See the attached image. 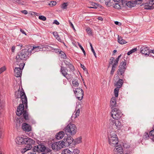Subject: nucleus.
I'll use <instances>...</instances> for the list:
<instances>
[{
    "instance_id": "1",
    "label": "nucleus",
    "mask_w": 154,
    "mask_h": 154,
    "mask_svg": "<svg viewBox=\"0 0 154 154\" xmlns=\"http://www.w3.org/2000/svg\"><path fill=\"white\" fill-rule=\"evenodd\" d=\"M19 93L20 97L17 96V98H21L22 103L20 104L17 107L16 114L18 116H20L23 114L25 120H29L28 113L26 110H24V104H25L26 109L27 108V98L24 90L22 88L21 89V90L20 91Z\"/></svg>"
},
{
    "instance_id": "2",
    "label": "nucleus",
    "mask_w": 154,
    "mask_h": 154,
    "mask_svg": "<svg viewBox=\"0 0 154 154\" xmlns=\"http://www.w3.org/2000/svg\"><path fill=\"white\" fill-rule=\"evenodd\" d=\"M17 143L19 144H27L26 147L21 150L22 153H24L27 150L31 149L32 148V144L35 143V141L29 138H24L21 137H17L15 140Z\"/></svg>"
},
{
    "instance_id": "3",
    "label": "nucleus",
    "mask_w": 154,
    "mask_h": 154,
    "mask_svg": "<svg viewBox=\"0 0 154 154\" xmlns=\"http://www.w3.org/2000/svg\"><path fill=\"white\" fill-rule=\"evenodd\" d=\"M29 49L22 50L17 53L16 57V64L18 65L19 63H23V60H26L29 58Z\"/></svg>"
},
{
    "instance_id": "4",
    "label": "nucleus",
    "mask_w": 154,
    "mask_h": 154,
    "mask_svg": "<svg viewBox=\"0 0 154 154\" xmlns=\"http://www.w3.org/2000/svg\"><path fill=\"white\" fill-rule=\"evenodd\" d=\"M108 141L109 144L112 146H115L118 142V138L116 132L113 131H109L108 134Z\"/></svg>"
},
{
    "instance_id": "5",
    "label": "nucleus",
    "mask_w": 154,
    "mask_h": 154,
    "mask_svg": "<svg viewBox=\"0 0 154 154\" xmlns=\"http://www.w3.org/2000/svg\"><path fill=\"white\" fill-rule=\"evenodd\" d=\"M64 131L67 135H73L76 134L77 128L75 124L69 123L65 128Z\"/></svg>"
},
{
    "instance_id": "6",
    "label": "nucleus",
    "mask_w": 154,
    "mask_h": 154,
    "mask_svg": "<svg viewBox=\"0 0 154 154\" xmlns=\"http://www.w3.org/2000/svg\"><path fill=\"white\" fill-rule=\"evenodd\" d=\"M17 65L19 67H16L14 69V74L16 77H18L22 75V70L24 68L25 64L23 63L20 62Z\"/></svg>"
},
{
    "instance_id": "7",
    "label": "nucleus",
    "mask_w": 154,
    "mask_h": 154,
    "mask_svg": "<svg viewBox=\"0 0 154 154\" xmlns=\"http://www.w3.org/2000/svg\"><path fill=\"white\" fill-rule=\"evenodd\" d=\"M122 114L121 111L117 108L113 109L111 112V116L115 119H119Z\"/></svg>"
},
{
    "instance_id": "8",
    "label": "nucleus",
    "mask_w": 154,
    "mask_h": 154,
    "mask_svg": "<svg viewBox=\"0 0 154 154\" xmlns=\"http://www.w3.org/2000/svg\"><path fill=\"white\" fill-rule=\"evenodd\" d=\"M73 91L75 94L77 98L79 100H81L83 97L84 92L82 89L79 88L75 89Z\"/></svg>"
},
{
    "instance_id": "9",
    "label": "nucleus",
    "mask_w": 154,
    "mask_h": 154,
    "mask_svg": "<svg viewBox=\"0 0 154 154\" xmlns=\"http://www.w3.org/2000/svg\"><path fill=\"white\" fill-rule=\"evenodd\" d=\"M126 63L125 62H121L119 66V69L117 71V74L122 76L124 75L126 69Z\"/></svg>"
},
{
    "instance_id": "10",
    "label": "nucleus",
    "mask_w": 154,
    "mask_h": 154,
    "mask_svg": "<svg viewBox=\"0 0 154 154\" xmlns=\"http://www.w3.org/2000/svg\"><path fill=\"white\" fill-rule=\"evenodd\" d=\"M63 147V142L61 141L54 142L51 145V148L53 150L57 151Z\"/></svg>"
},
{
    "instance_id": "11",
    "label": "nucleus",
    "mask_w": 154,
    "mask_h": 154,
    "mask_svg": "<svg viewBox=\"0 0 154 154\" xmlns=\"http://www.w3.org/2000/svg\"><path fill=\"white\" fill-rule=\"evenodd\" d=\"M73 141V138L71 137H69L66 138H65L62 142H63V146H65L66 147H68L72 143Z\"/></svg>"
},
{
    "instance_id": "12",
    "label": "nucleus",
    "mask_w": 154,
    "mask_h": 154,
    "mask_svg": "<svg viewBox=\"0 0 154 154\" xmlns=\"http://www.w3.org/2000/svg\"><path fill=\"white\" fill-rule=\"evenodd\" d=\"M45 147L42 144H39L34 146L33 148V150L38 152H42L44 151L45 149Z\"/></svg>"
},
{
    "instance_id": "13",
    "label": "nucleus",
    "mask_w": 154,
    "mask_h": 154,
    "mask_svg": "<svg viewBox=\"0 0 154 154\" xmlns=\"http://www.w3.org/2000/svg\"><path fill=\"white\" fill-rule=\"evenodd\" d=\"M113 152L114 154H122L123 150L121 145H117L114 149Z\"/></svg>"
},
{
    "instance_id": "14",
    "label": "nucleus",
    "mask_w": 154,
    "mask_h": 154,
    "mask_svg": "<svg viewBox=\"0 0 154 154\" xmlns=\"http://www.w3.org/2000/svg\"><path fill=\"white\" fill-rule=\"evenodd\" d=\"M110 122L113 125L115 124L117 128H120L122 126V123L118 119H116V120H113V119H110Z\"/></svg>"
},
{
    "instance_id": "15",
    "label": "nucleus",
    "mask_w": 154,
    "mask_h": 154,
    "mask_svg": "<svg viewBox=\"0 0 154 154\" xmlns=\"http://www.w3.org/2000/svg\"><path fill=\"white\" fill-rule=\"evenodd\" d=\"M140 51L142 54L146 56H148L149 54L150 51L148 47L143 46L140 48Z\"/></svg>"
},
{
    "instance_id": "16",
    "label": "nucleus",
    "mask_w": 154,
    "mask_h": 154,
    "mask_svg": "<svg viewBox=\"0 0 154 154\" xmlns=\"http://www.w3.org/2000/svg\"><path fill=\"white\" fill-rule=\"evenodd\" d=\"M154 4V0L149 1V3H146L144 4V9L146 10H151L154 8L152 5Z\"/></svg>"
},
{
    "instance_id": "17",
    "label": "nucleus",
    "mask_w": 154,
    "mask_h": 154,
    "mask_svg": "<svg viewBox=\"0 0 154 154\" xmlns=\"http://www.w3.org/2000/svg\"><path fill=\"white\" fill-rule=\"evenodd\" d=\"M117 106L116 97H112L110 101V108L112 109L114 108H117Z\"/></svg>"
},
{
    "instance_id": "18",
    "label": "nucleus",
    "mask_w": 154,
    "mask_h": 154,
    "mask_svg": "<svg viewBox=\"0 0 154 154\" xmlns=\"http://www.w3.org/2000/svg\"><path fill=\"white\" fill-rule=\"evenodd\" d=\"M23 130L25 131L29 132L31 131V127L28 124L24 123L22 125Z\"/></svg>"
},
{
    "instance_id": "19",
    "label": "nucleus",
    "mask_w": 154,
    "mask_h": 154,
    "mask_svg": "<svg viewBox=\"0 0 154 154\" xmlns=\"http://www.w3.org/2000/svg\"><path fill=\"white\" fill-rule=\"evenodd\" d=\"M42 48L40 46H33V48L31 49V50L29 51L30 53H34L36 51H42Z\"/></svg>"
},
{
    "instance_id": "20",
    "label": "nucleus",
    "mask_w": 154,
    "mask_h": 154,
    "mask_svg": "<svg viewBox=\"0 0 154 154\" xmlns=\"http://www.w3.org/2000/svg\"><path fill=\"white\" fill-rule=\"evenodd\" d=\"M64 132L62 131L59 132L56 135V137L58 140L61 139L64 136Z\"/></svg>"
},
{
    "instance_id": "21",
    "label": "nucleus",
    "mask_w": 154,
    "mask_h": 154,
    "mask_svg": "<svg viewBox=\"0 0 154 154\" xmlns=\"http://www.w3.org/2000/svg\"><path fill=\"white\" fill-rule=\"evenodd\" d=\"M118 41L119 43L122 45L124 44L127 43V42L123 39L122 37L119 35H118Z\"/></svg>"
},
{
    "instance_id": "22",
    "label": "nucleus",
    "mask_w": 154,
    "mask_h": 154,
    "mask_svg": "<svg viewBox=\"0 0 154 154\" xmlns=\"http://www.w3.org/2000/svg\"><path fill=\"white\" fill-rule=\"evenodd\" d=\"M67 69L64 67L61 66L60 72L64 76H65L67 73Z\"/></svg>"
},
{
    "instance_id": "23",
    "label": "nucleus",
    "mask_w": 154,
    "mask_h": 154,
    "mask_svg": "<svg viewBox=\"0 0 154 154\" xmlns=\"http://www.w3.org/2000/svg\"><path fill=\"white\" fill-rule=\"evenodd\" d=\"M123 80L122 79H119V81L116 82V85L117 87L119 88H120L123 84Z\"/></svg>"
},
{
    "instance_id": "24",
    "label": "nucleus",
    "mask_w": 154,
    "mask_h": 154,
    "mask_svg": "<svg viewBox=\"0 0 154 154\" xmlns=\"http://www.w3.org/2000/svg\"><path fill=\"white\" fill-rule=\"evenodd\" d=\"M127 1H126L127 2ZM126 5L129 8H131L132 7H134L135 6V3L134 2V1H130L128 2H126Z\"/></svg>"
},
{
    "instance_id": "25",
    "label": "nucleus",
    "mask_w": 154,
    "mask_h": 154,
    "mask_svg": "<svg viewBox=\"0 0 154 154\" xmlns=\"http://www.w3.org/2000/svg\"><path fill=\"white\" fill-rule=\"evenodd\" d=\"M73 152L68 149H65L62 151V154H72Z\"/></svg>"
},
{
    "instance_id": "26",
    "label": "nucleus",
    "mask_w": 154,
    "mask_h": 154,
    "mask_svg": "<svg viewBox=\"0 0 154 154\" xmlns=\"http://www.w3.org/2000/svg\"><path fill=\"white\" fill-rule=\"evenodd\" d=\"M149 135L151 136V139L154 141V129H153L149 132Z\"/></svg>"
},
{
    "instance_id": "27",
    "label": "nucleus",
    "mask_w": 154,
    "mask_h": 154,
    "mask_svg": "<svg viewBox=\"0 0 154 154\" xmlns=\"http://www.w3.org/2000/svg\"><path fill=\"white\" fill-rule=\"evenodd\" d=\"M59 54H60V56L61 58H66V56L64 52L62 51H60L59 52Z\"/></svg>"
},
{
    "instance_id": "28",
    "label": "nucleus",
    "mask_w": 154,
    "mask_h": 154,
    "mask_svg": "<svg viewBox=\"0 0 154 154\" xmlns=\"http://www.w3.org/2000/svg\"><path fill=\"white\" fill-rule=\"evenodd\" d=\"M117 65H116L115 64H113L112 68L111 69V71L110 72V74L111 75H113L114 73V72L115 71V68L116 67Z\"/></svg>"
},
{
    "instance_id": "29",
    "label": "nucleus",
    "mask_w": 154,
    "mask_h": 154,
    "mask_svg": "<svg viewBox=\"0 0 154 154\" xmlns=\"http://www.w3.org/2000/svg\"><path fill=\"white\" fill-rule=\"evenodd\" d=\"M137 50V48H133L130 51H128L127 54L128 55H129L133 53H134L135 52H136Z\"/></svg>"
},
{
    "instance_id": "30",
    "label": "nucleus",
    "mask_w": 154,
    "mask_h": 154,
    "mask_svg": "<svg viewBox=\"0 0 154 154\" xmlns=\"http://www.w3.org/2000/svg\"><path fill=\"white\" fill-rule=\"evenodd\" d=\"M119 88L117 87L114 90L115 97H117L119 94Z\"/></svg>"
},
{
    "instance_id": "31",
    "label": "nucleus",
    "mask_w": 154,
    "mask_h": 154,
    "mask_svg": "<svg viewBox=\"0 0 154 154\" xmlns=\"http://www.w3.org/2000/svg\"><path fill=\"white\" fill-rule=\"evenodd\" d=\"M75 142V144L80 143L82 142V138L81 137H79L75 139L74 141Z\"/></svg>"
},
{
    "instance_id": "32",
    "label": "nucleus",
    "mask_w": 154,
    "mask_h": 154,
    "mask_svg": "<svg viewBox=\"0 0 154 154\" xmlns=\"http://www.w3.org/2000/svg\"><path fill=\"white\" fill-rule=\"evenodd\" d=\"M149 137L150 139L151 137L150 136L149 134V135L148 133H145L144 134V135L143 136V138L145 139H147Z\"/></svg>"
},
{
    "instance_id": "33",
    "label": "nucleus",
    "mask_w": 154,
    "mask_h": 154,
    "mask_svg": "<svg viewBox=\"0 0 154 154\" xmlns=\"http://www.w3.org/2000/svg\"><path fill=\"white\" fill-rule=\"evenodd\" d=\"M68 5V4L67 3H64L62 5L61 8L63 9H66Z\"/></svg>"
},
{
    "instance_id": "34",
    "label": "nucleus",
    "mask_w": 154,
    "mask_h": 154,
    "mask_svg": "<svg viewBox=\"0 0 154 154\" xmlns=\"http://www.w3.org/2000/svg\"><path fill=\"white\" fill-rule=\"evenodd\" d=\"M72 84L73 86L75 87H78L79 85L78 81L76 80L73 81H72Z\"/></svg>"
},
{
    "instance_id": "35",
    "label": "nucleus",
    "mask_w": 154,
    "mask_h": 154,
    "mask_svg": "<svg viewBox=\"0 0 154 154\" xmlns=\"http://www.w3.org/2000/svg\"><path fill=\"white\" fill-rule=\"evenodd\" d=\"M48 5L51 6H53L56 5V2L54 1H51L50 2V3Z\"/></svg>"
},
{
    "instance_id": "36",
    "label": "nucleus",
    "mask_w": 154,
    "mask_h": 154,
    "mask_svg": "<svg viewBox=\"0 0 154 154\" xmlns=\"http://www.w3.org/2000/svg\"><path fill=\"white\" fill-rule=\"evenodd\" d=\"M64 76L68 80L72 79V76L71 75L68 74V73H67L66 75H65V76Z\"/></svg>"
},
{
    "instance_id": "37",
    "label": "nucleus",
    "mask_w": 154,
    "mask_h": 154,
    "mask_svg": "<svg viewBox=\"0 0 154 154\" xmlns=\"http://www.w3.org/2000/svg\"><path fill=\"white\" fill-rule=\"evenodd\" d=\"M121 54H120V55L118 56V57L116 58V60H115V63H114L113 64H115L116 65H117V64H118V61H119V59L121 57Z\"/></svg>"
},
{
    "instance_id": "38",
    "label": "nucleus",
    "mask_w": 154,
    "mask_h": 154,
    "mask_svg": "<svg viewBox=\"0 0 154 154\" xmlns=\"http://www.w3.org/2000/svg\"><path fill=\"white\" fill-rule=\"evenodd\" d=\"M14 1L15 2L19 4L22 5H23V3L24 2L23 1L21 0H15Z\"/></svg>"
},
{
    "instance_id": "39",
    "label": "nucleus",
    "mask_w": 154,
    "mask_h": 154,
    "mask_svg": "<svg viewBox=\"0 0 154 154\" xmlns=\"http://www.w3.org/2000/svg\"><path fill=\"white\" fill-rule=\"evenodd\" d=\"M38 18L40 20L43 21H45L46 20V17L42 15L39 16Z\"/></svg>"
},
{
    "instance_id": "40",
    "label": "nucleus",
    "mask_w": 154,
    "mask_h": 154,
    "mask_svg": "<svg viewBox=\"0 0 154 154\" xmlns=\"http://www.w3.org/2000/svg\"><path fill=\"white\" fill-rule=\"evenodd\" d=\"M86 31L88 34L89 35H91L92 34V32H91V29L89 28H88L86 29Z\"/></svg>"
},
{
    "instance_id": "41",
    "label": "nucleus",
    "mask_w": 154,
    "mask_h": 154,
    "mask_svg": "<svg viewBox=\"0 0 154 154\" xmlns=\"http://www.w3.org/2000/svg\"><path fill=\"white\" fill-rule=\"evenodd\" d=\"M67 66H68L69 68H70L72 71L74 69V67L70 63Z\"/></svg>"
},
{
    "instance_id": "42",
    "label": "nucleus",
    "mask_w": 154,
    "mask_h": 154,
    "mask_svg": "<svg viewBox=\"0 0 154 154\" xmlns=\"http://www.w3.org/2000/svg\"><path fill=\"white\" fill-rule=\"evenodd\" d=\"M115 60L114 58L113 57H112L110 59V61L109 62V64L110 65L112 64L114 62L115 63Z\"/></svg>"
},
{
    "instance_id": "43",
    "label": "nucleus",
    "mask_w": 154,
    "mask_h": 154,
    "mask_svg": "<svg viewBox=\"0 0 154 154\" xmlns=\"http://www.w3.org/2000/svg\"><path fill=\"white\" fill-rule=\"evenodd\" d=\"M74 113L76 115V116L78 117L79 116V114L80 113V110L79 109H78L76 111H75L74 112Z\"/></svg>"
},
{
    "instance_id": "44",
    "label": "nucleus",
    "mask_w": 154,
    "mask_h": 154,
    "mask_svg": "<svg viewBox=\"0 0 154 154\" xmlns=\"http://www.w3.org/2000/svg\"><path fill=\"white\" fill-rule=\"evenodd\" d=\"M6 69L5 66H3L0 68V74L5 71Z\"/></svg>"
},
{
    "instance_id": "45",
    "label": "nucleus",
    "mask_w": 154,
    "mask_h": 154,
    "mask_svg": "<svg viewBox=\"0 0 154 154\" xmlns=\"http://www.w3.org/2000/svg\"><path fill=\"white\" fill-rule=\"evenodd\" d=\"M78 45L79 46L80 48H81V49L82 50V51H83L84 54L85 55V52L84 49L81 46V45L80 44H78Z\"/></svg>"
},
{
    "instance_id": "46",
    "label": "nucleus",
    "mask_w": 154,
    "mask_h": 154,
    "mask_svg": "<svg viewBox=\"0 0 154 154\" xmlns=\"http://www.w3.org/2000/svg\"><path fill=\"white\" fill-rule=\"evenodd\" d=\"M69 61L70 60L69 59H67L66 60L64 61V62L66 66H67L70 63L69 62Z\"/></svg>"
},
{
    "instance_id": "47",
    "label": "nucleus",
    "mask_w": 154,
    "mask_h": 154,
    "mask_svg": "<svg viewBox=\"0 0 154 154\" xmlns=\"http://www.w3.org/2000/svg\"><path fill=\"white\" fill-rule=\"evenodd\" d=\"M92 5L93 6V7H89L88 8H97V4H96L94 3H92Z\"/></svg>"
},
{
    "instance_id": "48",
    "label": "nucleus",
    "mask_w": 154,
    "mask_h": 154,
    "mask_svg": "<svg viewBox=\"0 0 154 154\" xmlns=\"http://www.w3.org/2000/svg\"><path fill=\"white\" fill-rule=\"evenodd\" d=\"M3 130L2 128H0V138H2L3 136Z\"/></svg>"
},
{
    "instance_id": "49",
    "label": "nucleus",
    "mask_w": 154,
    "mask_h": 154,
    "mask_svg": "<svg viewBox=\"0 0 154 154\" xmlns=\"http://www.w3.org/2000/svg\"><path fill=\"white\" fill-rule=\"evenodd\" d=\"M3 130L2 128H0V138H2L3 136Z\"/></svg>"
},
{
    "instance_id": "50",
    "label": "nucleus",
    "mask_w": 154,
    "mask_h": 154,
    "mask_svg": "<svg viewBox=\"0 0 154 154\" xmlns=\"http://www.w3.org/2000/svg\"><path fill=\"white\" fill-rule=\"evenodd\" d=\"M142 0H137L134 1V2L135 3V5H137L140 4L142 2Z\"/></svg>"
},
{
    "instance_id": "51",
    "label": "nucleus",
    "mask_w": 154,
    "mask_h": 154,
    "mask_svg": "<svg viewBox=\"0 0 154 154\" xmlns=\"http://www.w3.org/2000/svg\"><path fill=\"white\" fill-rule=\"evenodd\" d=\"M51 49L52 50L54 51L56 53H58L59 52H60L59 50L57 48H55L52 47Z\"/></svg>"
},
{
    "instance_id": "52",
    "label": "nucleus",
    "mask_w": 154,
    "mask_h": 154,
    "mask_svg": "<svg viewBox=\"0 0 154 154\" xmlns=\"http://www.w3.org/2000/svg\"><path fill=\"white\" fill-rule=\"evenodd\" d=\"M73 152L75 154H78L79 153V150L77 149H75L73 151Z\"/></svg>"
},
{
    "instance_id": "53",
    "label": "nucleus",
    "mask_w": 154,
    "mask_h": 154,
    "mask_svg": "<svg viewBox=\"0 0 154 154\" xmlns=\"http://www.w3.org/2000/svg\"><path fill=\"white\" fill-rule=\"evenodd\" d=\"M53 34L54 35V36L55 37H57L59 35L57 32H53Z\"/></svg>"
},
{
    "instance_id": "54",
    "label": "nucleus",
    "mask_w": 154,
    "mask_h": 154,
    "mask_svg": "<svg viewBox=\"0 0 154 154\" xmlns=\"http://www.w3.org/2000/svg\"><path fill=\"white\" fill-rule=\"evenodd\" d=\"M114 7L115 8H116L117 9H119L120 8V5L119 3H116Z\"/></svg>"
},
{
    "instance_id": "55",
    "label": "nucleus",
    "mask_w": 154,
    "mask_h": 154,
    "mask_svg": "<svg viewBox=\"0 0 154 154\" xmlns=\"http://www.w3.org/2000/svg\"><path fill=\"white\" fill-rule=\"evenodd\" d=\"M91 49L93 53L94 56L96 58V57H97L96 54L94 50V49L93 48H91Z\"/></svg>"
},
{
    "instance_id": "56",
    "label": "nucleus",
    "mask_w": 154,
    "mask_h": 154,
    "mask_svg": "<svg viewBox=\"0 0 154 154\" xmlns=\"http://www.w3.org/2000/svg\"><path fill=\"white\" fill-rule=\"evenodd\" d=\"M123 146L124 148H128L130 147V145H127L126 144H123Z\"/></svg>"
},
{
    "instance_id": "57",
    "label": "nucleus",
    "mask_w": 154,
    "mask_h": 154,
    "mask_svg": "<svg viewBox=\"0 0 154 154\" xmlns=\"http://www.w3.org/2000/svg\"><path fill=\"white\" fill-rule=\"evenodd\" d=\"M21 12L22 13L24 14H26L28 13L27 11L26 10H24L22 11H21Z\"/></svg>"
},
{
    "instance_id": "58",
    "label": "nucleus",
    "mask_w": 154,
    "mask_h": 154,
    "mask_svg": "<svg viewBox=\"0 0 154 154\" xmlns=\"http://www.w3.org/2000/svg\"><path fill=\"white\" fill-rule=\"evenodd\" d=\"M77 116H76V115H75V113H73L72 116V119H74L76 118L77 117Z\"/></svg>"
},
{
    "instance_id": "59",
    "label": "nucleus",
    "mask_w": 154,
    "mask_h": 154,
    "mask_svg": "<svg viewBox=\"0 0 154 154\" xmlns=\"http://www.w3.org/2000/svg\"><path fill=\"white\" fill-rule=\"evenodd\" d=\"M53 23L57 25H58L60 24L59 23L57 20H54V21Z\"/></svg>"
},
{
    "instance_id": "60",
    "label": "nucleus",
    "mask_w": 154,
    "mask_h": 154,
    "mask_svg": "<svg viewBox=\"0 0 154 154\" xmlns=\"http://www.w3.org/2000/svg\"><path fill=\"white\" fill-rule=\"evenodd\" d=\"M56 38L59 42H61L62 41V40L60 38L59 35L57 36V37Z\"/></svg>"
},
{
    "instance_id": "61",
    "label": "nucleus",
    "mask_w": 154,
    "mask_h": 154,
    "mask_svg": "<svg viewBox=\"0 0 154 154\" xmlns=\"http://www.w3.org/2000/svg\"><path fill=\"white\" fill-rule=\"evenodd\" d=\"M20 30L22 33L25 34V35H26V32L24 30H22V29H20Z\"/></svg>"
},
{
    "instance_id": "62",
    "label": "nucleus",
    "mask_w": 154,
    "mask_h": 154,
    "mask_svg": "<svg viewBox=\"0 0 154 154\" xmlns=\"http://www.w3.org/2000/svg\"><path fill=\"white\" fill-rule=\"evenodd\" d=\"M69 24L70 25V26H72V27L73 28V29H74V30H75V28H74V26H73V25L72 23H71L70 21H69Z\"/></svg>"
},
{
    "instance_id": "63",
    "label": "nucleus",
    "mask_w": 154,
    "mask_h": 154,
    "mask_svg": "<svg viewBox=\"0 0 154 154\" xmlns=\"http://www.w3.org/2000/svg\"><path fill=\"white\" fill-rule=\"evenodd\" d=\"M27 154H36L35 152L33 151H32L31 152H29L28 153H27Z\"/></svg>"
},
{
    "instance_id": "64",
    "label": "nucleus",
    "mask_w": 154,
    "mask_h": 154,
    "mask_svg": "<svg viewBox=\"0 0 154 154\" xmlns=\"http://www.w3.org/2000/svg\"><path fill=\"white\" fill-rule=\"evenodd\" d=\"M81 67L83 69H86L85 67L83 65L81 64Z\"/></svg>"
}]
</instances>
